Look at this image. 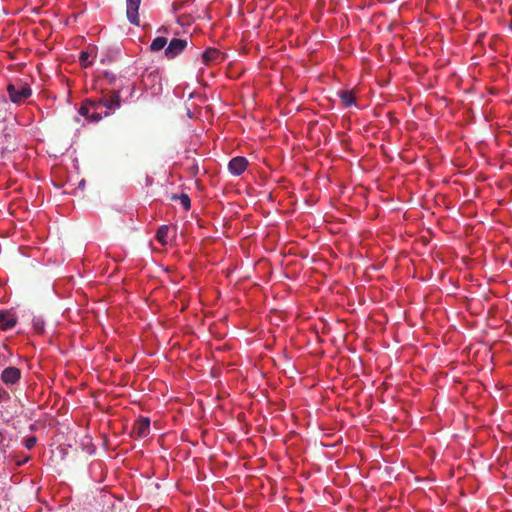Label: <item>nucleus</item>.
Returning a JSON list of instances; mask_svg holds the SVG:
<instances>
[{
  "label": "nucleus",
  "instance_id": "f257e3e1",
  "mask_svg": "<svg viewBox=\"0 0 512 512\" xmlns=\"http://www.w3.org/2000/svg\"><path fill=\"white\" fill-rule=\"evenodd\" d=\"M7 92L10 100L16 104L24 102L32 94L31 88L21 81L10 83L7 86Z\"/></svg>",
  "mask_w": 512,
  "mask_h": 512
},
{
  "label": "nucleus",
  "instance_id": "f03ea898",
  "mask_svg": "<svg viewBox=\"0 0 512 512\" xmlns=\"http://www.w3.org/2000/svg\"><path fill=\"white\" fill-rule=\"evenodd\" d=\"M90 110H93L92 122L100 121L104 116H108L107 111H100V105L96 100L86 99L79 108V114L90 121Z\"/></svg>",
  "mask_w": 512,
  "mask_h": 512
},
{
  "label": "nucleus",
  "instance_id": "7ed1b4c3",
  "mask_svg": "<svg viewBox=\"0 0 512 512\" xmlns=\"http://www.w3.org/2000/svg\"><path fill=\"white\" fill-rule=\"evenodd\" d=\"M97 104L100 105V111L105 112L118 109L121 104V98L118 91H113L110 95H105L99 100H96Z\"/></svg>",
  "mask_w": 512,
  "mask_h": 512
},
{
  "label": "nucleus",
  "instance_id": "20e7f679",
  "mask_svg": "<svg viewBox=\"0 0 512 512\" xmlns=\"http://www.w3.org/2000/svg\"><path fill=\"white\" fill-rule=\"evenodd\" d=\"M188 42L185 39L174 38L172 39L167 48L165 49V56L168 59H173L180 55L187 47Z\"/></svg>",
  "mask_w": 512,
  "mask_h": 512
},
{
  "label": "nucleus",
  "instance_id": "39448f33",
  "mask_svg": "<svg viewBox=\"0 0 512 512\" xmlns=\"http://www.w3.org/2000/svg\"><path fill=\"white\" fill-rule=\"evenodd\" d=\"M141 4V0H126V14L129 22L133 25H139V14L138 10Z\"/></svg>",
  "mask_w": 512,
  "mask_h": 512
},
{
  "label": "nucleus",
  "instance_id": "423d86ee",
  "mask_svg": "<svg viewBox=\"0 0 512 512\" xmlns=\"http://www.w3.org/2000/svg\"><path fill=\"white\" fill-rule=\"evenodd\" d=\"M21 379V370L16 367H7L1 373V380L7 385H14Z\"/></svg>",
  "mask_w": 512,
  "mask_h": 512
},
{
  "label": "nucleus",
  "instance_id": "0eeeda50",
  "mask_svg": "<svg viewBox=\"0 0 512 512\" xmlns=\"http://www.w3.org/2000/svg\"><path fill=\"white\" fill-rule=\"evenodd\" d=\"M248 165V161L245 157H234L230 160L228 164V169L231 174L238 176L242 174Z\"/></svg>",
  "mask_w": 512,
  "mask_h": 512
},
{
  "label": "nucleus",
  "instance_id": "6e6552de",
  "mask_svg": "<svg viewBox=\"0 0 512 512\" xmlns=\"http://www.w3.org/2000/svg\"><path fill=\"white\" fill-rule=\"evenodd\" d=\"M133 432L140 438L146 437L150 432V420L146 417L139 418L133 426Z\"/></svg>",
  "mask_w": 512,
  "mask_h": 512
},
{
  "label": "nucleus",
  "instance_id": "1a4fd4ad",
  "mask_svg": "<svg viewBox=\"0 0 512 512\" xmlns=\"http://www.w3.org/2000/svg\"><path fill=\"white\" fill-rule=\"evenodd\" d=\"M16 318L6 311H0V328L8 330L16 325Z\"/></svg>",
  "mask_w": 512,
  "mask_h": 512
},
{
  "label": "nucleus",
  "instance_id": "9d476101",
  "mask_svg": "<svg viewBox=\"0 0 512 512\" xmlns=\"http://www.w3.org/2000/svg\"><path fill=\"white\" fill-rule=\"evenodd\" d=\"M338 95L345 107H350L355 103V97L352 91L342 90L338 92Z\"/></svg>",
  "mask_w": 512,
  "mask_h": 512
},
{
  "label": "nucleus",
  "instance_id": "9b49d317",
  "mask_svg": "<svg viewBox=\"0 0 512 512\" xmlns=\"http://www.w3.org/2000/svg\"><path fill=\"white\" fill-rule=\"evenodd\" d=\"M171 200H179L181 205L183 206V208L188 211L190 208H191V201H190V198L187 194L185 193H182L180 195H177V194H173L171 196Z\"/></svg>",
  "mask_w": 512,
  "mask_h": 512
},
{
  "label": "nucleus",
  "instance_id": "f8f14e48",
  "mask_svg": "<svg viewBox=\"0 0 512 512\" xmlns=\"http://www.w3.org/2000/svg\"><path fill=\"white\" fill-rule=\"evenodd\" d=\"M168 232H169V227L167 225H162L157 230L156 239L162 245L167 244Z\"/></svg>",
  "mask_w": 512,
  "mask_h": 512
},
{
  "label": "nucleus",
  "instance_id": "ddd939ff",
  "mask_svg": "<svg viewBox=\"0 0 512 512\" xmlns=\"http://www.w3.org/2000/svg\"><path fill=\"white\" fill-rule=\"evenodd\" d=\"M220 55V52L217 49H207L202 53V59L205 64H209L211 61L215 60Z\"/></svg>",
  "mask_w": 512,
  "mask_h": 512
},
{
  "label": "nucleus",
  "instance_id": "4468645a",
  "mask_svg": "<svg viewBox=\"0 0 512 512\" xmlns=\"http://www.w3.org/2000/svg\"><path fill=\"white\" fill-rule=\"evenodd\" d=\"M167 44V39L165 37H156L151 45H150V49L151 51L153 52H158L160 50H162Z\"/></svg>",
  "mask_w": 512,
  "mask_h": 512
},
{
  "label": "nucleus",
  "instance_id": "2eb2a0df",
  "mask_svg": "<svg viewBox=\"0 0 512 512\" xmlns=\"http://www.w3.org/2000/svg\"><path fill=\"white\" fill-rule=\"evenodd\" d=\"M89 56L90 55L88 52L82 51L80 53L79 61L83 67H88L89 65H91V62L88 61Z\"/></svg>",
  "mask_w": 512,
  "mask_h": 512
},
{
  "label": "nucleus",
  "instance_id": "dca6fc26",
  "mask_svg": "<svg viewBox=\"0 0 512 512\" xmlns=\"http://www.w3.org/2000/svg\"><path fill=\"white\" fill-rule=\"evenodd\" d=\"M10 394L2 387H0V403L10 400Z\"/></svg>",
  "mask_w": 512,
  "mask_h": 512
},
{
  "label": "nucleus",
  "instance_id": "f3484780",
  "mask_svg": "<svg viewBox=\"0 0 512 512\" xmlns=\"http://www.w3.org/2000/svg\"><path fill=\"white\" fill-rule=\"evenodd\" d=\"M36 441H37L36 437L32 436V437L25 439L24 445L27 449H32L35 446Z\"/></svg>",
  "mask_w": 512,
  "mask_h": 512
},
{
  "label": "nucleus",
  "instance_id": "a211bd4d",
  "mask_svg": "<svg viewBox=\"0 0 512 512\" xmlns=\"http://www.w3.org/2000/svg\"><path fill=\"white\" fill-rule=\"evenodd\" d=\"M420 240L422 241L423 245H427L429 243V239L426 235H421Z\"/></svg>",
  "mask_w": 512,
  "mask_h": 512
},
{
  "label": "nucleus",
  "instance_id": "6ab92c4d",
  "mask_svg": "<svg viewBox=\"0 0 512 512\" xmlns=\"http://www.w3.org/2000/svg\"><path fill=\"white\" fill-rule=\"evenodd\" d=\"M425 453L428 454L430 460L433 459V455H432V453L430 451L427 450V451H425Z\"/></svg>",
  "mask_w": 512,
  "mask_h": 512
},
{
  "label": "nucleus",
  "instance_id": "aec40b11",
  "mask_svg": "<svg viewBox=\"0 0 512 512\" xmlns=\"http://www.w3.org/2000/svg\"><path fill=\"white\" fill-rule=\"evenodd\" d=\"M173 9H174V10H179V9H180V6H179V5H176L175 3H173Z\"/></svg>",
  "mask_w": 512,
  "mask_h": 512
},
{
  "label": "nucleus",
  "instance_id": "412c9836",
  "mask_svg": "<svg viewBox=\"0 0 512 512\" xmlns=\"http://www.w3.org/2000/svg\"><path fill=\"white\" fill-rule=\"evenodd\" d=\"M93 110H90V121L92 122Z\"/></svg>",
  "mask_w": 512,
  "mask_h": 512
},
{
  "label": "nucleus",
  "instance_id": "4be33fe9",
  "mask_svg": "<svg viewBox=\"0 0 512 512\" xmlns=\"http://www.w3.org/2000/svg\"><path fill=\"white\" fill-rule=\"evenodd\" d=\"M28 459H29L28 457L25 459H21V462L26 463L28 461Z\"/></svg>",
  "mask_w": 512,
  "mask_h": 512
}]
</instances>
